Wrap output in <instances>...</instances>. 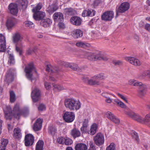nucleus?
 Returning a JSON list of instances; mask_svg holds the SVG:
<instances>
[{
    "instance_id": "obj_1",
    "label": "nucleus",
    "mask_w": 150,
    "mask_h": 150,
    "mask_svg": "<svg viewBox=\"0 0 150 150\" xmlns=\"http://www.w3.org/2000/svg\"><path fill=\"white\" fill-rule=\"evenodd\" d=\"M65 107L71 111L77 110L81 107V103L79 100L73 98H66L64 100Z\"/></svg>"
},
{
    "instance_id": "obj_2",
    "label": "nucleus",
    "mask_w": 150,
    "mask_h": 150,
    "mask_svg": "<svg viewBox=\"0 0 150 150\" xmlns=\"http://www.w3.org/2000/svg\"><path fill=\"white\" fill-rule=\"evenodd\" d=\"M127 114L133 120L141 123L148 122L150 120V113L146 115L145 118H143L138 114L132 112H128Z\"/></svg>"
},
{
    "instance_id": "obj_3",
    "label": "nucleus",
    "mask_w": 150,
    "mask_h": 150,
    "mask_svg": "<svg viewBox=\"0 0 150 150\" xmlns=\"http://www.w3.org/2000/svg\"><path fill=\"white\" fill-rule=\"evenodd\" d=\"M12 112L13 113V115L14 117L18 119H19L21 115H23L25 116L29 113L28 110L25 111V112H23L20 110L19 105L18 104H16L15 105L13 111Z\"/></svg>"
},
{
    "instance_id": "obj_4",
    "label": "nucleus",
    "mask_w": 150,
    "mask_h": 150,
    "mask_svg": "<svg viewBox=\"0 0 150 150\" xmlns=\"http://www.w3.org/2000/svg\"><path fill=\"white\" fill-rule=\"evenodd\" d=\"M34 70L35 73H37V71L35 70V67L32 62H31L28 64L25 67V71L27 77L29 79L31 80L32 76V74L31 72L32 71Z\"/></svg>"
},
{
    "instance_id": "obj_5",
    "label": "nucleus",
    "mask_w": 150,
    "mask_h": 150,
    "mask_svg": "<svg viewBox=\"0 0 150 150\" xmlns=\"http://www.w3.org/2000/svg\"><path fill=\"white\" fill-rule=\"evenodd\" d=\"M95 143L98 146L103 145L104 142V136L101 133L99 132L96 134L94 137Z\"/></svg>"
},
{
    "instance_id": "obj_6",
    "label": "nucleus",
    "mask_w": 150,
    "mask_h": 150,
    "mask_svg": "<svg viewBox=\"0 0 150 150\" xmlns=\"http://www.w3.org/2000/svg\"><path fill=\"white\" fill-rule=\"evenodd\" d=\"M64 120L67 122H72L74 119L75 115L74 112L67 111L63 115Z\"/></svg>"
},
{
    "instance_id": "obj_7",
    "label": "nucleus",
    "mask_w": 150,
    "mask_h": 150,
    "mask_svg": "<svg viewBox=\"0 0 150 150\" xmlns=\"http://www.w3.org/2000/svg\"><path fill=\"white\" fill-rule=\"evenodd\" d=\"M114 13L112 11L105 12L101 16L102 20L105 21H109L114 17Z\"/></svg>"
},
{
    "instance_id": "obj_8",
    "label": "nucleus",
    "mask_w": 150,
    "mask_h": 150,
    "mask_svg": "<svg viewBox=\"0 0 150 150\" xmlns=\"http://www.w3.org/2000/svg\"><path fill=\"white\" fill-rule=\"evenodd\" d=\"M129 4L127 2L122 3L118 8L116 10V17L118 16L119 13H124L128 10L129 8Z\"/></svg>"
},
{
    "instance_id": "obj_9",
    "label": "nucleus",
    "mask_w": 150,
    "mask_h": 150,
    "mask_svg": "<svg viewBox=\"0 0 150 150\" xmlns=\"http://www.w3.org/2000/svg\"><path fill=\"white\" fill-rule=\"evenodd\" d=\"M18 20L15 18L11 17L8 18L7 20L6 25L9 29L13 28L18 23Z\"/></svg>"
},
{
    "instance_id": "obj_10",
    "label": "nucleus",
    "mask_w": 150,
    "mask_h": 150,
    "mask_svg": "<svg viewBox=\"0 0 150 150\" xmlns=\"http://www.w3.org/2000/svg\"><path fill=\"white\" fill-rule=\"evenodd\" d=\"M8 10L11 14L17 16L18 12V5L15 3H11L8 6Z\"/></svg>"
},
{
    "instance_id": "obj_11",
    "label": "nucleus",
    "mask_w": 150,
    "mask_h": 150,
    "mask_svg": "<svg viewBox=\"0 0 150 150\" xmlns=\"http://www.w3.org/2000/svg\"><path fill=\"white\" fill-rule=\"evenodd\" d=\"M31 96L33 102H35L38 101L40 96V90L37 88L34 89L31 92Z\"/></svg>"
},
{
    "instance_id": "obj_12",
    "label": "nucleus",
    "mask_w": 150,
    "mask_h": 150,
    "mask_svg": "<svg viewBox=\"0 0 150 150\" xmlns=\"http://www.w3.org/2000/svg\"><path fill=\"white\" fill-rule=\"evenodd\" d=\"M34 142V137L31 134H28L25 136V144L27 146L32 145Z\"/></svg>"
},
{
    "instance_id": "obj_13",
    "label": "nucleus",
    "mask_w": 150,
    "mask_h": 150,
    "mask_svg": "<svg viewBox=\"0 0 150 150\" xmlns=\"http://www.w3.org/2000/svg\"><path fill=\"white\" fill-rule=\"evenodd\" d=\"M105 116L115 124H118L120 122L119 119L110 112L108 111L106 112Z\"/></svg>"
},
{
    "instance_id": "obj_14",
    "label": "nucleus",
    "mask_w": 150,
    "mask_h": 150,
    "mask_svg": "<svg viewBox=\"0 0 150 150\" xmlns=\"http://www.w3.org/2000/svg\"><path fill=\"white\" fill-rule=\"evenodd\" d=\"M6 40L5 37L0 34V52H4L6 50Z\"/></svg>"
},
{
    "instance_id": "obj_15",
    "label": "nucleus",
    "mask_w": 150,
    "mask_h": 150,
    "mask_svg": "<svg viewBox=\"0 0 150 150\" xmlns=\"http://www.w3.org/2000/svg\"><path fill=\"white\" fill-rule=\"evenodd\" d=\"M42 121V120L40 118L37 120L33 127V129L34 131H37L41 129Z\"/></svg>"
},
{
    "instance_id": "obj_16",
    "label": "nucleus",
    "mask_w": 150,
    "mask_h": 150,
    "mask_svg": "<svg viewBox=\"0 0 150 150\" xmlns=\"http://www.w3.org/2000/svg\"><path fill=\"white\" fill-rule=\"evenodd\" d=\"M125 60L131 64L135 66H139L141 64V63L139 59L133 57H126L125 58Z\"/></svg>"
},
{
    "instance_id": "obj_17",
    "label": "nucleus",
    "mask_w": 150,
    "mask_h": 150,
    "mask_svg": "<svg viewBox=\"0 0 150 150\" xmlns=\"http://www.w3.org/2000/svg\"><path fill=\"white\" fill-rule=\"evenodd\" d=\"M70 21L71 23L73 25L79 26L81 24L82 20L79 17L74 16L71 18Z\"/></svg>"
},
{
    "instance_id": "obj_18",
    "label": "nucleus",
    "mask_w": 150,
    "mask_h": 150,
    "mask_svg": "<svg viewBox=\"0 0 150 150\" xmlns=\"http://www.w3.org/2000/svg\"><path fill=\"white\" fill-rule=\"evenodd\" d=\"M45 13L44 12L40 11L34 13L33 18L35 20L40 21L43 19V18L45 16Z\"/></svg>"
},
{
    "instance_id": "obj_19",
    "label": "nucleus",
    "mask_w": 150,
    "mask_h": 150,
    "mask_svg": "<svg viewBox=\"0 0 150 150\" xmlns=\"http://www.w3.org/2000/svg\"><path fill=\"white\" fill-rule=\"evenodd\" d=\"M147 91V87L146 85H143L142 87L139 88L138 91V95L142 98L146 94Z\"/></svg>"
},
{
    "instance_id": "obj_20",
    "label": "nucleus",
    "mask_w": 150,
    "mask_h": 150,
    "mask_svg": "<svg viewBox=\"0 0 150 150\" xmlns=\"http://www.w3.org/2000/svg\"><path fill=\"white\" fill-rule=\"evenodd\" d=\"M96 12L92 9H88L84 10L83 12L82 15L84 17L86 16L92 17L95 15Z\"/></svg>"
},
{
    "instance_id": "obj_21",
    "label": "nucleus",
    "mask_w": 150,
    "mask_h": 150,
    "mask_svg": "<svg viewBox=\"0 0 150 150\" xmlns=\"http://www.w3.org/2000/svg\"><path fill=\"white\" fill-rule=\"evenodd\" d=\"M52 23V21L50 19L47 18L42 20L40 23L41 26L44 28L50 27Z\"/></svg>"
},
{
    "instance_id": "obj_22",
    "label": "nucleus",
    "mask_w": 150,
    "mask_h": 150,
    "mask_svg": "<svg viewBox=\"0 0 150 150\" xmlns=\"http://www.w3.org/2000/svg\"><path fill=\"white\" fill-rule=\"evenodd\" d=\"M54 21L57 22H60L62 21L64 19L63 14L60 12H56L53 16Z\"/></svg>"
},
{
    "instance_id": "obj_23",
    "label": "nucleus",
    "mask_w": 150,
    "mask_h": 150,
    "mask_svg": "<svg viewBox=\"0 0 150 150\" xmlns=\"http://www.w3.org/2000/svg\"><path fill=\"white\" fill-rule=\"evenodd\" d=\"M59 70V69L57 67L53 66L50 64L47 65L46 68V71L50 72L51 74L57 72Z\"/></svg>"
},
{
    "instance_id": "obj_24",
    "label": "nucleus",
    "mask_w": 150,
    "mask_h": 150,
    "mask_svg": "<svg viewBox=\"0 0 150 150\" xmlns=\"http://www.w3.org/2000/svg\"><path fill=\"white\" fill-rule=\"evenodd\" d=\"M6 108L7 112H6L4 110L5 118L7 120H11L12 118V116H13L11 108L10 106L7 107Z\"/></svg>"
},
{
    "instance_id": "obj_25",
    "label": "nucleus",
    "mask_w": 150,
    "mask_h": 150,
    "mask_svg": "<svg viewBox=\"0 0 150 150\" xmlns=\"http://www.w3.org/2000/svg\"><path fill=\"white\" fill-rule=\"evenodd\" d=\"M72 35V36L74 38H78L83 36V32L80 29H76L73 31Z\"/></svg>"
},
{
    "instance_id": "obj_26",
    "label": "nucleus",
    "mask_w": 150,
    "mask_h": 150,
    "mask_svg": "<svg viewBox=\"0 0 150 150\" xmlns=\"http://www.w3.org/2000/svg\"><path fill=\"white\" fill-rule=\"evenodd\" d=\"M59 8L58 6L55 4L49 5L47 8L46 11L50 14H52L57 11Z\"/></svg>"
},
{
    "instance_id": "obj_27",
    "label": "nucleus",
    "mask_w": 150,
    "mask_h": 150,
    "mask_svg": "<svg viewBox=\"0 0 150 150\" xmlns=\"http://www.w3.org/2000/svg\"><path fill=\"white\" fill-rule=\"evenodd\" d=\"M17 2L20 9L24 10L26 8L28 5L27 0H18Z\"/></svg>"
},
{
    "instance_id": "obj_28",
    "label": "nucleus",
    "mask_w": 150,
    "mask_h": 150,
    "mask_svg": "<svg viewBox=\"0 0 150 150\" xmlns=\"http://www.w3.org/2000/svg\"><path fill=\"white\" fill-rule=\"evenodd\" d=\"M11 69H9L8 71V73L6 76L5 81L8 82H12L13 80V75L11 72Z\"/></svg>"
},
{
    "instance_id": "obj_29",
    "label": "nucleus",
    "mask_w": 150,
    "mask_h": 150,
    "mask_svg": "<svg viewBox=\"0 0 150 150\" xmlns=\"http://www.w3.org/2000/svg\"><path fill=\"white\" fill-rule=\"evenodd\" d=\"M12 38L13 41L15 43H17L22 39V38L20 34L18 32L16 33L13 34Z\"/></svg>"
},
{
    "instance_id": "obj_30",
    "label": "nucleus",
    "mask_w": 150,
    "mask_h": 150,
    "mask_svg": "<svg viewBox=\"0 0 150 150\" xmlns=\"http://www.w3.org/2000/svg\"><path fill=\"white\" fill-rule=\"evenodd\" d=\"M66 66L69 67L74 70H75L79 72L81 71V69L76 64L74 63H67Z\"/></svg>"
},
{
    "instance_id": "obj_31",
    "label": "nucleus",
    "mask_w": 150,
    "mask_h": 150,
    "mask_svg": "<svg viewBox=\"0 0 150 150\" xmlns=\"http://www.w3.org/2000/svg\"><path fill=\"white\" fill-rule=\"evenodd\" d=\"M76 46L79 47L86 48L89 47L90 45L89 43L82 41H79L76 44Z\"/></svg>"
},
{
    "instance_id": "obj_32",
    "label": "nucleus",
    "mask_w": 150,
    "mask_h": 150,
    "mask_svg": "<svg viewBox=\"0 0 150 150\" xmlns=\"http://www.w3.org/2000/svg\"><path fill=\"white\" fill-rule=\"evenodd\" d=\"M87 149L86 145L83 143L78 144L75 147V150H86Z\"/></svg>"
},
{
    "instance_id": "obj_33",
    "label": "nucleus",
    "mask_w": 150,
    "mask_h": 150,
    "mask_svg": "<svg viewBox=\"0 0 150 150\" xmlns=\"http://www.w3.org/2000/svg\"><path fill=\"white\" fill-rule=\"evenodd\" d=\"M97 128V125L96 124H93L91 127V129L88 132V134L93 135L96 132Z\"/></svg>"
},
{
    "instance_id": "obj_34",
    "label": "nucleus",
    "mask_w": 150,
    "mask_h": 150,
    "mask_svg": "<svg viewBox=\"0 0 150 150\" xmlns=\"http://www.w3.org/2000/svg\"><path fill=\"white\" fill-rule=\"evenodd\" d=\"M21 130L19 128H17L14 129V137L16 138H20L21 137Z\"/></svg>"
},
{
    "instance_id": "obj_35",
    "label": "nucleus",
    "mask_w": 150,
    "mask_h": 150,
    "mask_svg": "<svg viewBox=\"0 0 150 150\" xmlns=\"http://www.w3.org/2000/svg\"><path fill=\"white\" fill-rule=\"evenodd\" d=\"M71 134L74 138L78 137L81 135L80 132L76 128H74L71 131Z\"/></svg>"
},
{
    "instance_id": "obj_36",
    "label": "nucleus",
    "mask_w": 150,
    "mask_h": 150,
    "mask_svg": "<svg viewBox=\"0 0 150 150\" xmlns=\"http://www.w3.org/2000/svg\"><path fill=\"white\" fill-rule=\"evenodd\" d=\"M44 144L43 141L39 140L36 144L35 150H43Z\"/></svg>"
},
{
    "instance_id": "obj_37",
    "label": "nucleus",
    "mask_w": 150,
    "mask_h": 150,
    "mask_svg": "<svg viewBox=\"0 0 150 150\" xmlns=\"http://www.w3.org/2000/svg\"><path fill=\"white\" fill-rule=\"evenodd\" d=\"M8 64L10 65H13L15 63V60L13 55L11 54H8Z\"/></svg>"
},
{
    "instance_id": "obj_38",
    "label": "nucleus",
    "mask_w": 150,
    "mask_h": 150,
    "mask_svg": "<svg viewBox=\"0 0 150 150\" xmlns=\"http://www.w3.org/2000/svg\"><path fill=\"white\" fill-rule=\"evenodd\" d=\"M23 47V45L21 43H18L16 45V50L17 52L19 53L20 55L21 54Z\"/></svg>"
},
{
    "instance_id": "obj_39",
    "label": "nucleus",
    "mask_w": 150,
    "mask_h": 150,
    "mask_svg": "<svg viewBox=\"0 0 150 150\" xmlns=\"http://www.w3.org/2000/svg\"><path fill=\"white\" fill-rule=\"evenodd\" d=\"M86 55L87 56L88 59L93 61L96 60V55L95 53H87Z\"/></svg>"
},
{
    "instance_id": "obj_40",
    "label": "nucleus",
    "mask_w": 150,
    "mask_h": 150,
    "mask_svg": "<svg viewBox=\"0 0 150 150\" xmlns=\"http://www.w3.org/2000/svg\"><path fill=\"white\" fill-rule=\"evenodd\" d=\"M42 4L41 3H39L35 7L32 9L33 12L35 13L40 11H39L42 8Z\"/></svg>"
},
{
    "instance_id": "obj_41",
    "label": "nucleus",
    "mask_w": 150,
    "mask_h": 150,
    "mask_svg": "<svg viewBox=\"0 0 150 150\" xmlns=\"http://www.w3.org/2000/svg\"><path fill=\"white\" fill-rule=\"evenodd\" d=\"M10 101L11 103L14 102L16 99V96L14 92L13 91H10Z\"/></svg>"
},
{
    "instance_id": "obj_42",
    "label": "nucleus",
    "mask_w": 150,
    "mask_h": 150,
    "mask_svg": "<svg viewBox=\"0 0 150 150\" xmlns=\"http://www.w3.org/2000/svg\"><path fill=\"white\" fill-rule=\"evenodd\" d=\"M56 131L57 129L55 127H50L49 128V132L51 135L54 134Z\"/></svg>"
},
{
    "instance_id": "obj_43",
    "label": "nucleus",
    "mask_w": 150,
    "mask_h": 150,
    "mask_svg": "<svg viewBox=\"0 0 150 150\" xmlns=\"http://www.w3.org/2000/svg\"><path fill=\"white\" fill-rule=\"evenodd\" d=\"M37 49L36 47H30L28 49L27 53L28 55L31 54L33 52H35Z\"/></svg>"
},
{
    "instance_id": "obj_44",
    "label": "nucleus",
    "mask_w": 150,
    "mask_h": 150,
    "mask_svg": "<svg viewBox=\"0 0 150 150\" xmlns=\"http://www.w3.org/2000/svg\"><path fill=\"white\" fill-rule=\"evenodd\" d=\"M96 78V79L99 80H103L105 79L104 74L100 73L94 76V78Z\"/></svg>"
},
{
    "instance_id": "obj_45",
    "label": "nucleus",
    "mask_w": 150,
    "mask_h": 150,
    "mask_svg": "<svg viewBox=\"0 0 150 150\" xmlns=\"http://www.w3.org/2000/svg\"><path fill=\"white\" fill-rule=\"evenodd\" d=\"M25 24L26 27L30 28H32L34 26V25L32 22L28 21H25Z\"/></svg>"
},
{
    "instance_id": "obj_46",
    "label": "nucleus",
    "mask_w": 150,
    "mask_h": 150,
    "mask_svg": "<svg viewBox=\"0 0 150 150\" xmlns=\"http://www.w3.org/2000/svg\"><path fill=\"white\" fill-rule=\"evenodd\" d=\"M73 9L71 8H67L64 9V11L66 14L71 15L73 13Z\"/></svg>"
},
{
    "instance_id": "obj_47",
    "label": "nucleus",
    "mask_w": 150,
    "mask_h": 150,
    "mask_svg": "<svg viewBox=\"0 0 150 150\" xmlns=\"http://www.w3.org/2000/svg\"><path fill=\"white\" fill-rule=\"evenodd\" d=\"M65 138H64L63 137H59L57 139V141L59 144H64L65 142Z\"/></svg>"
},
{
    "instance_id": "obj_48",
    "label": "nucleus",
    "mask_w": 150,
    "mask_h": 150,
    "mask_svg": "<svg viewBox=\"0 0 150 150\" xmlns=\"http://www.w3.org/2000/svg\"><path fill=\"white\" fill-rule=\"evenodd\" d=\"M73 143L72 140L70 139L68 137H65V142L64 144L66 145H69Z\"/></svg>"
},
{
    "instance_id": "obj_49",
    "label": "nucleus",
    "mask_w": 150,
    "mask_h": 150,
    "mask_svg": "<svg viewBox=\"0 0 150 150\" xmlns=\"http://www.w3.org/2000/svg\"><path fill=\"white\" fill-rule=\"evenodd\" d=\"M132 137L137 142H139V139L137 134L136 132H134L132 133Z\"/></svg>"
},
{
    "instance_id": "obj_50",
    "label": "nucleus",
    "mask_w": 150,
    "mask_h": 150,
    "mask_svg": "<svg viewBox=\"0 0 150 150\" xmlns=\"http://www.w3.org/2000/svg\"><path fill=\"white\" fill-rule=\"evenodd\" d=\"M106 150H115V144L113 143H111L107 147Z\"/></svg>"
},
{
    "instance_id": "obj_51",
    "label": "nucleus",
    "mask_w": 150,
    "mask_h": 150,
    "mask_svg": "<svg viewBox=\"0 0 150 150\" xmlns=\"http://www.w3.org/2000/svg\"><path fill=\"white\" fill-rule=\"evenodd\" d=\"M52 85L55 88H56L59 91L63 90L65 89L62 86L58 85L55 84H52Z\"/></svg>"
},
{
    "instance_id": "obj_52",
    "label": "nucleus",
    "mask_w": 150,
    "mask_h": 150,
    "mask_svg": "<svg viewBox=\"0 0 150 150\" xmlns=\"http://www.w3.org/2000/svg\"><path fill=\"white\" fill-rule=\"evenodd\" d=\"M8 141L7 139H2L1 142L2 146L6 147L8 143Z\"/></svg>"
},
{
    "instance_id": "obj_53",
    "label": "nucleus",
    "mask_w": 150,
    "mask_h": 150,
    "mask_svg": "<svg viewBox=\"0 0 150 150\" xmlns=\"http://www.w3.org/2000/svg\"><path fill=\"white\" fill-rule=\"evenodd\" d=\"M81 130L83 133H86L88 134L89 130L88 129L87 127H82L81 128Z\"/></svg>"
},
{
    "instance_id": "obj_54",
    "label": "nucleus",
    "mask_w": 150,
    "mask_h": 150,
    "mask_svg": "<svg viewBox=\"0 0 150 150\" xmlns=\"http://www.w3.org/2000/svg\"><path fill=\"white\" fill-rule=\"evenodd\" d=\"M144 85L145 84H143L141 82H139L136 80L134 85V86L139 87V88Z\"/></svg>"
},
{
    "instance_id": "obj_55",
    "label": "nucleus",
    "mask_w": 150,
    "mask_h": 150,
    "mask_svg": "<svg viewBox=\"0 0 150 150\" xmlns=\"http://www.w3.org/2000/svg\"><path fill=\"white\" fill-rule=\"evenodd\" d=\"M144 85L145 84H143L141 82H139L136 80L134 85V86L139 87V88Z\"/></svg>"
},
{
    "instance_id": "obj_56",
    "label": "nucleus",
    "mask_w": 150,
    "mask_h": 150,
    "mask_svg": "<svg viewBox=\"0 0 150 150\" xmlns=\"http://www.w3.org/2000/svg\"><path fill=\"white\" fill-rule=\"evenodd\" d=\"M38 109L39 111H42L45 110V107L44 105L40 104L38 107Z\"/></svg>"
},
{
    "instance_id": "obj_57",
    "label": "nucleus",
    "mask_w": 150,
    "mask_h": 150,
    "mask_svg": "<svg viewBox=\"0 0 150 150\" xmlns=\"http://www.w3.org/2000/svg\"><path fill=\"white\" fill-rule=\"evenodd\" d=\"M117 95L122 99L125 101L127 103H128V101L127 99L126 98L125 96L119 93H117Z\"/></svg>"
},
{
    "instance_id": "obj_58",
    "label": "nucleus",
    "mask_w": 150,
    "mask_h": 150,
    "mask_svg": "<svg viewBox=\"0 0 150 150\" xmlns=\"http://www.w3.org/2000/svg\"><path fill=\"white\" fill-rule=\"evenodd\" d=\"M136 81V80L134 79H130L128 81V84L130 85L134 86Z\"/></svg>"
},
{
    "instance_id": "obj_59",
    "label": "nucleus",
    "mask_w": 150,
    "mask_h": 150,
    "mask_svg": "<svg viewBox=\"0 0 150 150\" xmlns=\"http://www.w3.org/2000/svg\"><path fill=\"white\" fill-rule=\"evenodd\" d=\"M44 85L46 88L47 90L49 89L51 87V86L50 83L45 82Z\"/></svg>"
},
{
    "instance_id": "obj_60",
    "label": "nucleus",
    "mask_w": 150,
    "mask_h": 150,
    "mask_svg": "<svg viewBox=\"0 0 150 150\" xmlns=\"http://www.w3.org/2000/svg\"><path fill=\"white\" fill-rule=\"evenodd\" d=\"M94 76L93 77H92V78L91 79H89V80L88 81V84H89L90 85H93V82L94 80H95V79H96V78H94Z\"/></svg>"
},
{
    "instance_id": "obj_61",
    "label": "nucleus",
    "mask_w": 150,
    "mask_h": 150,
    "mask_svg": "<svg viewBox=\"0 0 150 150\" xmlns=\"http://www.w3.org/2000/svg\"><path fill=\"white\" fill-rule=\"evenodd\" d=\"M102 54L100 53L96 54V60H101V57H102Z\"/></svg>"
},
{
    "instance_id": "obj_62",
    "label": "nucleus",
    "mask_w": 150,
    "mask_h": 150,
    "mask_svg": "<svg viewBox=\"0 0 150 150\" xmlns=\"http://www.w3.org/2000/svg\"><path fill=\"white\" fill-rule=\"evenodd\" d=\"M146 76H149L150 77V71H147L144 72L142 74V77H144Z\"/></svg>"
},
{
    "instance_id": "obj_63",
    "label": "nucleus",
    "mask_w": 150,
    "mask_h": 150,
    "mask_svg": "<svg viewBox=\"0 0 150 150\" xmlns=\"http://www.w3.org/2000/svg\"><path fill=\"white\" fill-rule=\"evenodd\" d=\"M112 95L114 96L113 95L107 92H103L102 93V96L103 97L105 98H107L108 96Z\"/></svg>"
},
{
    "instance_id": "obj_64",
    "label": "nucleus",
    "mask_w": 150,
    "mask_h": 150,
    "mask_svg": "<svg viewBox=\"0 0 150 150\" xmlns=\"http://www.w3.org/2000/svg\"><path fill=\"white\" fill-rule=\"evenodd\" d=\"M113 64L115 65H119L122 64V62L120 61H114L113 62Z\"/></svg>"
}]
</instances>
